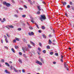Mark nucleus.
Segmentation results:
<instances>
[{
	"instance_id": "obj_30",
	"label": "nucleus",
	"mask_w": 74,
	"mask_h": 74,
	"mask_svg": "<svg viewBox=\"0 0 74 74\" xmlns=\"http://www.w3.org/2000/svg\"><path fill=\"white\" fill-rule=\"evenodd\" d=\"M16 40H15V39H14V40H13V42L14 43H15V42H16Z\"/></svg>"
},
{
	"instance_id": "obj_63",
	"label": "nucleus",
	"mask_w": 74,
	"mask_h": 74,
	"mask_svg": "<svg viewBox=\"0 0 74 74\" xmlns=\"http://www.w3.org/2000/svg\"><path fill=\"white\" fill-rule=\"evenodd\" d=\"M72 10H74V7H73L72 8Z\"/></svg>"
},
{
	"instance_id": "obj_22",
	"label": "nucleus",
	"mask_w": 74,
	"mask_h": 74,
	"mask_svg": "<svg viewBox=\"0 0 74 74\" xmlns=\"http://www.w3.org/2000/svg\"><path fill=\"white\" fill-rule=\"evenodd\" d=\"M36 14H38V15H39V14H40V12L39 11H38L36 13Z\"/></svg>"
},
{
	"instance_id": "obj_36",
	"label": "nucleus",
	"mask_w": 74,
	"mask_h": 74,
	"mask_svg": "<svg viewBox=\"0 0 74 74\" xmlns=\"http://www.w3.org/2000/svg\"><path fill=\"white\" fill-rule=\"evenodd\" d=\"M42 29L43 30H44V29H45V27H44V26L42 27Z\"/></svg>"
},
{
	"instance_id": "obj_5",
	"label": "nucleus",
	"mask_w": 74,
	"mask_h": 74,
	"mask_svg": "<svg viewBox=\"0 0 74 74\" xmlns=\"http://www.w3.org/2000/svg\"><path fill=\"white\" fill-rule=\"evenodd\" d=\"M63 56L62 55H61L60 57L61 58V61L62 62H63Z\"/></svg>"
},
{
	"instance_id": "obj_45",
	"label": "nucleus",
	"mask_w": 74,
	"mask_h": 74,
	"mask_svg": "<svg viewBox=\"0 0 74 74\" xmlns=\"http://www.w3.org/2000/svg\"><path fill=\"white\" fill-rule=\"evenodd\" d=\"M16 40H17V41H19V39L18 38H16Z\"/></svg>"
},
{
	"instance_id": "obj_37",
	"label": "nucleus",
	"mask_w": 74,
	"mask_h": 74,
	"mask_svg": "<svg viewBox=\"0 0 74 74\" xmlns=\"http://www.w3.org/2000/svg\"><path fill=\"white\" fill-rule=\"evenodd\" d=\"M67 8H70V5H67Z\"/></svg>"
},
{
	"instance_id": "obj_6",
	"label": "nucleus",
	"mask_w": 74,
	"mask_h": 74,
	"mask_svg": "<svg viewBox=\"0 0 74 74\" xmlns=\"http://www.w3.org/2000/svg\"><path fill=\"white\" fill-rule=\"evenodd\" d=\"M68 65H67V64L65 62L64 64V67L65 68H67V67H68Z\"/></svg>"
},
{
	"instance_id": "obj_33",
	"label": "nucleus",
	"mask_w": 74,
	"mask_h": 74,
	"mask_svg": "<svg viewBox=\"0 0 74 74\" xmlns=\"http://www.w3.org/2000/svg\"><path fill=\"white\" fill-rule=\"evenodd\" d=\"M47 49H50V46H49V45L47 46Z\"/></svg>"
},
{
	"instance_id": "obj_3",
	"label": "nucleus",
	"mask_w": 74,
	"mask_h": 74,
	"mask_svg": "<svg viewBox=\"0 0 74 74\" xmlns=\"http://www.w3.org/2000/svg\"><path fill=\"white\" fill-rule=\"evenodd\" d=\"M36 63L38 64H39V65H40V66H42V62L38 60L36 61Z\"/></svg>"
},
{
	"instance_id": "obj_44",
	"label": "nucleus",
	"mask_w": 74,
	"mask_h": 74,
	"mask_svg": "<svg viewBox=\"0 0 74 74\" xmlns=\"http://www.w3.org/2000/svg\"><path fill=\"white\" fill-rule=\"evenodd\" d=\"M1 62L4 63V60L3 59L1 60Z\"/></svg>"
},
{
	"instance_id": "obj_53",
	"label": "nucleus",
	"mask_w": 74,
	"mask_h": 74,
	"mask_svg": "<svg viewBox=\"0 0 74 74\" xmlns=\"http://www.w3.org/2000/svg\"><path fill=\"white\" fill-rule=\"evenodd\" d=\"M67 67V68H65L68 71H69V68H68V67Z\"/></svg>"
},
{
	"instance_id": "obj_8",
	"label": "nucleus",
	"mask_w": 74,
	"mask_h": 74,
	"mask_svg": "<svg viewBox=\"0 0 74 74\" xmlns=\"http://www.w3.org/2000/svg\"><path fill=\"white\" fill-rule=\"evenodd\" d=\"M37 8L38 9V11H41V6H37Z\"/></svg>"
},
{
	"instance_id": "obj_55",
	"label": "nucleus",
	"mask_w": 74,
	"mask_h": 74,
	"mask_svg": "<svg viewBox=\"0 0 74 74\" xmlns=\"http://www.w3.org/2000/svg\"><path fill=\"white\" fill-rule=\"evenodd\" d=\"M10 69L11 70H12V66H11L10 67Z\"/></svg>"
},
{
	"instance_id": "obj_16",
	"label": "nucleus",
	"mask_w": 74,
	"mask_h": 74,
	"mask_svg": "<svg viewBox=\"0 0 74 74\" xmlns=\"http://www.w3.org/2000/svg\"><path fill=\"white\" fill-rule=\"evenodd\" d=\"M11 50L12 51L13 53H15V50H14V49L12 48Z\"/></svg>"
},
{
	"instance_id": "obj_41",
	"label": "nucleus",
	"mask_w": 74,
	"mask_h": 74,
	"mask_svg": "<svg viewBox=\"0 0 74 74\" xmlns=\"http://www.w3.org/2000/svg\"><path fill=\"white\" fill-rule=\"evenodd\" d=\"M38 51H41V48H40L39 47L38 48Z\"/></svg>"
},
{
	"instance_id": "obj_61",
	"label": "nucleus",
	"mask_w": 74,
	"mask_h": 74,
	"mask_svg": "<svg viewBox=\"0 0 74 74\" xmlns=\"http://www.w3.org/2000/svg\"><path fill=\"white\" fill-rule=\"evenodd\" d=\"M1 43H3V40H1Z\"/></svg>"
},
{
	"instance_id": "obj_52",
	"label": "nucleus",
	"mask_w": 74,
	"mask_h": 74,
	"mask_svg": "<svg viewBox=\"0 0 74 74\" xmlns=\"http://www.w3.org/2000/svg\"><path fill=\"white\" fill-rule=\"evenodd\" d=\"M56 62H53V64H56Z\"/></svg>"
},
{
	"instance_id": "obj_19",
	"label": "nucleus",
	"mask_w": 74,
	"mask_h": 74,
	"mask_svg": "<svg viewBox=\"0 0 74 74\" xmlns=\"http://www.w3.org/2000/svg\"><path fill=\"white\" fill-rule=\"evenodd\" d=\"M26 16L25 14H24L22 15V18H25Z\"/></svg>"
},
{
	"instance_id": "obj_12",
	"label": "nucleus",
	"mask_w": 74,
	"mask_h": 74,
	"mask_svg": "<svg viewBox=\"0 0 74 74\" xmlns=\"http://www.w3.org/2000/svg\"><path fill=\"white\" fill-rule=\"evenodd\" d=\"M42 36L43 37V38H46L47 36H45V34H43Z\"/></svg>"
},
{
	"instance_id": "obj_40",
	"label": "nucleus",
	"mask_w": 74,
	"mask_h": 74,
	"mask_svg": "<svg viewBox=\"0 0 74 74\" xmlns=\"http://www.w3.org/2000/svg\"><path fill=\"white\" fill-rule=\"evenodd\" d=\"M22 50H23V51L24 53H25V51H24V48L22 47Z\"/></svg>"
},
{
	"instance_id": "obj_21",
	"label": "nucleus",
	"mask_w": 74,
	"mask_h": 74,
	"mask_svg": "<svg viewBox=\"0 0 74 74\" xmlns=\"http://www.w3.org/2000/svg\"><path fill=\"white\" fill-rule=\"evenodd\" d=\"M14 16L15 17H16V18H18V15H17V14H15L14 15Z\"/></svg>"
},
{
	"instance_id": "obj_11",
	"label": "nucleus",
	"mask_w": 74,
	"mask_h": 74,
	"mask_svg": "<svg viewBox=\"0 0 74 74\" xmlns=\"http://www.w3.org/2000/svg\"><path fill=\"white\" fill-rule=\"evenodd\" d=\"M5 72L7 74H10V72L7 71V70H5Z\"/></svg>"
},
{
	"instance_id": "obj_58",
	"label": "nucleus",
	"mask_w": 74,
	"mask_h": 74,
	"mask_svg": "<svg viewBox=\"0 0 74 74\" xmlns=\"http://www.w3.org/2000/svg\"><path fill=\"white\" fill-rule=\"evenodd\" d=\"M49 37H52V36L51 35L49 34Z\"/></svg>"
},
{
	"instance_id": "obj_42",
	"label": "nucleus",
	"mask_w": 74,
	"mask_h": 74,
	"mask_svg": "<svg viewBox=\"0 0 74 74\" xmlns=\"http://www.w3.org/2000/svg\"><path fill=\"white\" fill-rule=\"evenodd\" d=\"M15 48L16 49H17L18 48V47L17 46H15Z\"/></svg>"
},
{
	"instance_id": "obj_29",
	"label": "nucleus",
	"mask_w": 74,
	"mask_h": 74,
	"mask_svg": "<svg viewBox=\"0 0 74 74\" xmlns=\"http://www.w3.org/2000/svg\"><path fill=\"white\" fill-rule=\"evenodd\" d=\"M50 55H52L53 54V52H50Z\"/></svg>"
},
{
	"instance_id": "obj_17",
	"label": "nucleus",
	"mask_w": 74,
	"mask_h": 74,
	"mask_svg": "<svg viewBox=\"0 0 74 74\" xmlns=\"http://www.w3.org/2000/svg\"><path fill=\"white\" fill-rule=\"evenodd\" d=\"M3 21H3V20H1V22H4L6 21H5V18H3Z\"/></svg>"
},
{
	"instance_id": "obj_48",
	"label": "nucleus",
	"mask_w": 74,
	"mask_h": 74,
	"mask_svg": "<svg viewBox=\"0 0 74 74\" xmlns=\"http://www.w3.org/2000/svg\"><path fill=\"white\" fill-rule=\"evenodd\" d=\"M69 3L71 5H73V3L71 2H70Z\"/></svg>"
},
{
	"instance_id": "obj_9",
	"label": "nucleus",
	"mask_w": 74,
	"mask_h": 74,
	"mask_svg": "<svg viewBox=\"0 0 74 74\" xmlns=\"http://www.w3.org/2000/svg\"><path fill=\"white\" fill-rule=\"evenodd\" d=\"M30 42L31 44H32V45H33V46H34H34H35V44L33 42L31 41Z\"/></svg>"
},
{
	"instance_id": "obj_15",
	"label": "nucleus",
	"mask_w": 74,
	"mask_h": 74,
	"mask_svg": "<svg viewBox=\"0 0 74 74\" xmlns=\"http://www.w3.org/2000/svg\"><path fill=\"white\" fill-rule=\"evenodd\" d=\"M49 44H52V41H51V40H49Z\"/></svg>"
},
{
	"instance_id": "obj_13",
	"label": "nucleus",
	"mask_w": 74,
	"mask_h": 74,
	"mask_svg": "<svg viewBox=\"0 0 74 74\" xmlns=\"http://www.w3.org/2000/svg\"><path fill=\"white\" fill-rule=\"evenodd\" d=\"M18 61L20 62V63L21 64V63H22V60H21V59H19V60H18Z\"/></svg>"
},
{
	"instance_id": "obj_64",
	"label": "nucleus",
	"mask_w": 74,
	"mask_h": 74,
	"mask_svg": "<svg viewBox=\"0 0 74 74\" xmlns=\"http://www.w3.org/2000/svg\"><path fill=\"white\" fill-rule=\"evenodd\" d=\"M38 70L39 71V70H40V68H38Z\"/></svg>"
},
{
	"instance_id": "obj_43",
	"label": "nucleus",
	"mask_w": 74,
	"mask_h": 74,
	"mask_svg": "<svg viewBox=\"0 0 74 74\" xmlns=\"http://www.w3.org/2000/svg\"><path fill=\"white\" fill-rule=\"evenodd\" d=\"M5 49H8V47L6 46H5Z\"/></svg>"
},
{
	"instance_id": "obj_35",
	"label": "nucleus",
	"mask_w": 74,
	"mask_h": 74,
	"mask_svg": "<svg viewBox=\"0 0 74 74\" xmlns=\"http://www.w3.org/2000/svg\"><path fill=\"white\" fill-rule=\"evenodd\" d=\"M31 36H34V33H33V32H31Z\"/></svg>"
},
{
	"instance_id": "obj_7",
	"label": "nucleus",
	"mask_w": 74,
	"mask_h": 74,
	"mask_svg": "<svg viewBox=\"0 0 74 74\" xmlns=\"http://www.w3.org/2000/svg\"><path fill=\"white\" fill-rule=\"evenodd\" d=\"M24 48V50L25 49L26 51H29V49L26 48V47H23Z\"/></svg>"
},
{
	"instance_id": "obj_57",
	"label": "nucleus",
	"mask_w": 74,
	"mask_h": 74,
	"mask_svg": "<svg viewBox=\"0 0 74 74\" xmlns=\"http://www.w3.org/2000/svg\"><path fill=\"white\" fill-rule=\"evenodd\" d=\"M12 1L13 3H15V2H14V0H12Z\"/></svg>"
},
{
	"instance_id": "obj_23",
	"label": "nucleus",
	"mask_w": 74,
	"mask_h": 74,
	"mask_svg": "<svg viewBox=\"0 0 74 74\" xmlns=\"http://www.w3.org/2000/svg\"><path fill=\"white\" fill-rule=\"evenodd\" d=\"M35 25L36 27H37V28H38V29H39V28H40V27H38V25H37V23H35Z\"/></svg>"
},
{
	"instance_id": "obj_46",
	"label": "nucleus",
	"mask_w": 74,
	"mask_h": 74,
	"mask_svg": "<svg viewBox=\"0 0 74 74\" xmlns=\"http://www.w3.org/2000/svg\"><path fill=\"white\" fill-rule=\"evenodd\" d=\"M24 57V58H26V54H24L23 55Z\"/></svg>"
},
{
	"instance_id": "obj_26",
	"label": "nucleus",
	"mask_w": 74,
	"mask_h": 74,
	"mask_svg": "<svg viewBox=\"0 0 74 74\" xmlns=\"http://www.w3.org/2000/svg\"><path fill=\"white\" fill-rule=\"evenodd\" d=\"M9 26L10 28H14V26L12 25H9Z\"/></svg>"
},
{
	"instance_id": "obj_24",
	"label": "nucleus",
	"mask_w": 74,
	"mask_h": 74,
	"mask_svg": "<svg viewBox=\"0 0 74 74\" xmlns=\"http://www.w3.org/2000/svg\"><path fill=\"white\" fill-rule=\"evenodd\" d=\"M28 2H29L31 4H32V1H31V0H28Z\"/></svg>"
},
{
	"instance_id": "obj_62",
	"label": "nucleus",
	"mask_w": 74,
	"mask_h": 74,
	"mask_svg": "<svg viewBox=\"0 0 74 74\" xmlns=\"http://www.w3.org/2000/svg\"><path fill=\"white\" fill-rule=\"evenodd\" d=\"M33 4H34V3H35V1H34L33 2Z\"/></svg>"
},
{
	"instance_id": "obj_34",
	"label": "nucleus",
	"mask_w": 74,
	"mask_h": 74,
	"mask_svg": "<svg viewBox=\"0 0 74 74\" xmlns=\"http://www.w3.org/2000/svg\"><path fill=\"white\" fill-rule=\"evenodd\" d=\"M42 52H43V53H46V50H44L42 51Z\"/></svg>"
},
{
	"instance_id": "obj_1",
	"label": "nucleus",
	"mask_w": 74,
	"mask_h": 74,
	"mask_svg": "<svg viewBox=\"0 0 74 74\" xmlns=\"http://www.w3.org/2000/svg\"><path fill=\"white\" fill-rule=\"evenodd\" d=\"M40 19L41 21H42V22L43 21V20H45V19H47V18H46V16H45V14L41 15Z\"/></svg>"
},
{
	"instance_id": "obj_59",
	"label": "nucleus",
	"mask_w": 74,
	"mask_h": 74,
	"mask_svg": "<svg viewBox=\"0 0 74 74\" xmlns=\"http://www.w3.org/2000/svg\"><path fill=\"white\" fill-rule=\"evenodd\" d=\"M37 53L39 55H40V53L37 51Z\"/></svg>"
},
{
	"instance_id": "obj_32",
	"label": "nucleus",
	"mask_w": 74,
	"mask_h": 74,
	"mask_svg": "<svg viewBox=\"0 0 74 74\" xmlns=\"http://www.w3.org/2000/svg\"><path fill=\"white\" fill-rule=\"evenodd\" d=\"M19 10H23V8H19Z\"/></svg>"
},
{
	"instance_id": "obj_27",
	"label": "nucleus",
	"mask_w": 74,
	"mask_h": 74,
	"mask_svg": "<svg viewBox=\"0 0 74 74\" xmlns=\"http://www.w3.org/2000/svg\"><path fill=\"white\" fill-rule=\"evenodd\" d=\"M17 30H18V31H21V30H22V29H21V28H18Z\"/></svg>"
},
{
	"instance_id": "obj_31",
	"label": "nucleus",
	"mask_w": 74,
	"mask_h": 74,
	"mask_svg": "<svg viewBox=\"0 0 74 74\" xmlns=\"http://www.w3.org/2000/svg\"><path fill=\"white\" fill-rule=\"evenodd\" d=\"M39 44L40 45V47H42V44H41V43L40 42H39Z\"/></svg>"
},
{
	"instance_id": "obj_49",
	"label": "nucleus",
	"mask_w": 74,
	"mask_h": 74,
	"mask_svg": "<svg viewBox=\"0 0 74 74\" xmlns=\"http://www.w3.org/2000/svg\"><path fill=\"white\" fill-rule=\"evenodd\" d=\"M19 55H22V53L20 52L19 53Z\"/></svg>"
},
{
	"instance_id": "obj_39",
	"label": "nucleus",
	"mask_w": 74,
	"mask_h": 74,
	"mask_svg": "<svg viewBox=\"0 0 74 74\" xmlns=\"http://www.w3.org/2000/svg\"><path fill=\"white\" fill-rule=\"evenodd\" d=\"M55 55L56 56H58V53H55Z\"/></svg>"
},
{
	"instance_id": "obj_56",
	"label": "nucleus",
	"mask_w": 74,
	"mask_h": 74,
	"mask_svg": "<svg viewBox=\"0 0 74 74\" xmlns=\"http://www.w3.org/2000/svg\"><path fill=\"white\" fill-rule=\"evenodd\" d=\"M38 32L39 33H41V30H39L38 31Z\"/></svg>"
},
{
	"instance_id": "obj_47",
	"label": "nucleus",
	"mask_w": 74,
	"mask_h": 74,
	"mask_svg": "<svg viewBox=\"0 0 74 74\" xmlns=\"http://www.w3.org/2000/svg\"><path fill=\"white\" fill-rule=\"evenodd\" d=\"M28 34H29V36H32V34H31V33H30V32H29L28 33Z\"/></svg>"
},
{
	"instance_id": "obj_25",
	"label": "nucleus",
	"mask_w": 74,
	"mask_h": 74,
	"mask_svg": "<svg viewBox=\"0 0 74 74\" xmlns=\"http://www.w3.org/2000/svg\"><path fill=\"white\" fill-rule=\"evenodd\" d=\"M14 71H15V72H18V70H17L16 69H15V68H14Z\"/></svg>"
},
{
	"instance_id": "obj_50",
	"label": "nucleus",
	"mask_w": 74,
	"mask_h": 74,
	"mask_svg": "<svg viewBox=\"0 0 74 74\" xmlns=\"http://www.w3.org/2000/svg\"><path fill=\"white\" fill-rule=\"evenodd\" d=\"M24 7H25V8H27V6H26L25 5H24Z\"/></svg>"
},
{
	"instance_id": "obj_54",
	"label": "nucleus",
	"mask_w": 74,
	"mask_h": 74,
	"mask_svg": "<svg viewBox=\"0 0 74 74\" xmlns=\"http://www.w3.org/2000/svg\"><path fill=\"white\" fill-rule=\"evenodd\" d=\"M23 41L24 42H26V39H24L23 40Z\"/></svg>"
},
{
	"instance_id": "obj_10",
	"label": "nucleus",
	"mask_w": 74,
	"mask_h": 74,
	"mask_svg": "<svg viewBox=\"0 0 74 74\" xmlns=\"http://www.w3.org/2000/svg\"><path fill=\"white\" fill-rule=\"evenodd\" d=\"M40 61L43 64L44 63V59L43 58H40Z\"/></svg>"
},
{
	"instance_id": "obj_4",
	"label": "nucleus",
	"mask_w": 74,
	"mask_h": 74,
	"mask_svg": "<svg viewBox=\"0 0 74 74\" xmlns=\"http://www.w3.org/2000/svg\"><path fill=\"white\" fill-rule=\"evenodd\" d=\"M4 38H5V40L6 41V43H8V40H7V36H5V35H4Z\"/></svg>"
},
{
	"instance_id": "obj_20",
	"label": "nucleus",
	"mask_w": 74,
	"mask_h": 74,
	"mask_svg": "<svg viewBox=\"0 0 74 74\" xmlns=\"http://www.w3.org/2000/svg\"><path fill=\"white\" fill-rule=\"evenodd\" d=\"M28 48H31L32 47L31 46H30V45H27Z\"/></svg>"
},
{
	"instance_id": "obj_28",
	"label": "nucleus",
	"mask_w": 74,
	"mask_h": 74,
	"mask_svg": "<svg viewBox=\"0 0 74 74\" xmlns=\"http://www.w3.org/2000/svg\"><path fill=\"white\" fill-rule=\"evenodd\" d=\"M29 29H31V30H33V27H29Z\"/></svg>"
},
{
	"instance_id": "obj_18",
	"label": "nucleus",
	"mask_w": 74,
	"mask_h": 74,
	"mask_svg": "<svg viewBox=\"0 0 74 74\" xmlns=\"http://www.w3.org/2000/svg\"><path fill=\"white\" fill-rule=\"evenodd\" d=\"M5 64L8 66V67L10 66V65H9V64L7 63V62H5Z\"/></svg>"
},
{
	"instance_id": "obj_38",
	"label": "nucleus",
	"mask_w": 74,
	"mask_h": 74,
	"mask_svg": "<svg viewBox=\"0 0 74 74\" xmlns=\"http://www.w3.org/2000/svg\"><path fill=\"white\" fill-rule=\"evenodd\" d=\"M22 71L23 73H25V69H23L22 70Z\"/></svg>"
},
{
	"instance_id": "obj_60",
	"label": "nucleus",
	"mask_w": 74,
	"mask_h": 74,
	"mask_svg": "<svg viewBox=\"0 0 74 74\" xmlns=\"http://www.w3.org/2000/svg\"><path fill=\"white\" fill-rule=\"evenodd\" d=\"M31 22H32V23H34V21H33V20H31Z\"/></svg>"
},
{
	"instance_id": "obj_14",
	"label": "nucleus",
	"mask_w": 74,
	"mask_h": 74,
	"mask_svg": "<svg viewBox=\"0 0 74 74\" xmlns=\"http://www.w3.org/2000/svg\"><path fill=\"white\" fill-rule=\"evenodd\" d=\"M62 3L63 5H66V2H64V3L63 2H62Z\"/></svg>"
},
{
	"instance_id": "obj_2",
	"label": "nucleus",
	"mask_w": 74,
	"mask_h": 74,
	"mask_svg": "<svg viewBox=\"0 0 74 74\" xmlns=\"http://www.w3.org/2000/svg\"><path fill=\"white\" fill-rule=\"evenodd\" d=\"M3 3L5 5H6V6L7 7H10V6H11V4L9 3H7V2H5V1L3 2Z\"/></svg>"
},
{
	"instance_id": "obj_51",
	"label": "nucleus",
	"mask_w": 74,
	"mask_h": 74,
	"mask_svg": "<svg viewBox=\"0 0 74 74\" xmlns=\"http://www.w3.org/2000/svg\"><path fill=\"white\" fill-rule=\"evenodd\" d=\"M6 35L8 37H10V35H8V34H7Z\"/></svg>"
}]
</instances>
